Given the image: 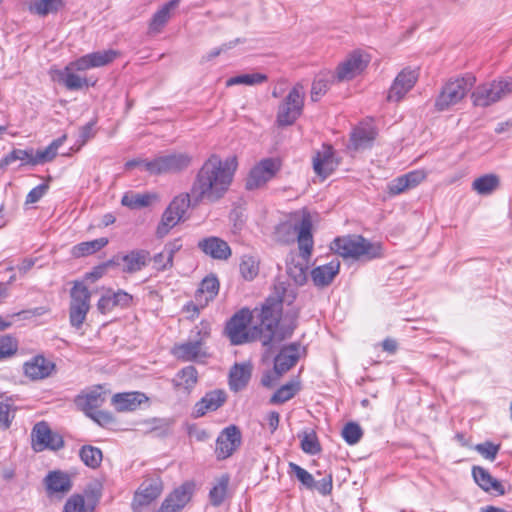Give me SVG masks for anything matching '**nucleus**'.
<instances>
[{
  "label": "nucleus",
  "instance_id": "1",
  "mask_svg": "<svg viewBox=\"0 0 512 512\" xmlns=\"http://www.w3.org/2000/svg\"><path fill=\"white\" fill-rule=\"evenodd\" d=\"M237 166L235 156L222 160L218 155H211L199 169L191 186L193 205L220 200L228 191Z\"/></svg>",
  "mask_w": 512,
  "mask_h": 512
},
{
  "label": "nucleus",
  "instance_id": "2",
  "mask_svg": "<svg viewBox=\"0 0 512 512\" xmlns=\"http://www.w3.org/2000/svg\"><path fill=\"white\" fill-rule=\"evenodd\" d=\"M275 292L277 297H269L259 313L261 321L259 330L263 346H275L290 337L296 327L295 319H291L288 324L279 322L282 303L287 302L290 304L295 298L294 291L287 289L284 283H279L275 286Z\"/></svg>",
  "mask_w": 512,
  "mask_h": 512
},
{
  "label": "nucleus",
  "instance_id": "3",
  "mask_svg": "<svg viewBox=\"0 0 512 512\" xmlns=\"http://www.w3.org/2000/svg\"><path fill=\"white\" fill-rule=\"evenodd\" d=\"M312 221L306 213H295L285 222L276 227L275 237L281 243H291L297 239L300 254L307 262L313 249V237L311 233Z\"/></svg>",
  "mask_w": 512,
  "mask_h": 512
},
{
  "label": "nucleus",
  "instance_id": "4",
  "mask_svg": "<svg viewBox=\"0 0 512 512\" xmlns=\"http://www.w3.org/2000/svg\"><path fill=\"white\" fill-rule=\"evenodd\" d=\"M476 82L473 75L467 74L463 77L451 78L442 87L435 100V108L438 111H445L460 103Z\"/></svg>",
  "mask_w": 512,
  "mask_h": 512
},
{
  "label": "nucleus",
  "instance_id": "5",
  "mask_svg": "<svg viewBox=\"0 0 512 512\" xmlns=\"http://www.w3.org/2000/svg\"><path fill=\"white\" fill-rule=\"evenodd\" d=\"M252 320V314L248 309H242L237 312L226 325V334L234 345H241L261 338L260 330L257 326L249 327Z\"/></svg>",
  "mask_w": 512,
  "mask_h": 512
},
{
  "label": "nucleus",
  "instance_id": "6",
  "mask_svg": "<svg viewBox=\"0 0 512 512\" xmlns=\"http://www.w3.org/2000/svg\"><path fill=\"white\" fill-rule=\"evenodd\" d=\"M91 293L81 282H75L70 291L69 322L76 329H80L90 310Z\"/></svg>",
  "mask_w": 512,
  "mask_h": 512
},
{
  "label": "nucleus",
  "instance_id": "7",
  "mask_svg": "<svg viewBox=\"0 0 512 512\" xmlns=\"http://www.w3.org/2000/svg\"><path fill=\"white\" fill-rule=\"evenodd\" d=\"M304 86L296 84L279 105L277 123L279 126L292 125L302 114L304 106Z\"/></svg>",
  "mask_w": 512,
  "mask_h": 512
},
{
  "label": "nucleus",
  "instance_id": "8",
  "mask_svg": "<svg viewBox=\"0 0 512 512\" xmlns=\"http://www.w3.org/2000/svg\"><path fill=\"white\" fill-rule=\"evenodd\" d=\"M191 160V156L187 153L162 154L145 162V171L150 175L178 173L188 168Z\"/></svg>",
  "mask_w": 512,
  "mask_h": 512
},
{
  "label": "nucleus",
  "instance_id": "9",
  "mask_svg": "<svg viewBox=\"0 0 512 512\" xmlns=\"http://www.w3.org/2000/svg\"><path fill=\"white\" fill-rule=\"evenodd\" d=\"M511 92L512 80L503 79L479 85L472 92L471 98L475 106L487 107L501 100Z\"/></svg>",
  "mask_w": 512,
  "mask_h": 512
},
{
  "label": "nucleus",
  "instance_id": "10",
  "mask_svg": "<svg viewBox=\"0 0 512 512\" xmlns=\"http://www.w3.org/2000/svg\"><path fill=\"white\" fill-rule=\"evenodd\" d=\"M201 325L202 327L197 331V338L173 348V354L176 358L182 361H197L208 356L204 343L210 335V329L207 324L202 323Z\"/></svg>",
  "mask_w": 512,
  "mask_h": 512
},
{
  "label": "nucleus",
  "instance_id": "11",
  "mask_svg": "<svg viewBox=\"0 0 512 512\" xmlns=\"http://www.w3.org/2000/svg\"><path fill=\"white\" fill-rule=\"evenodd\" d=\"M31 445L35 452H42L46 449L57 451L63 448L64 440L60 434L50 429L47 422L40 421L32 428Z\"/></svg>",
  "mask_w": 512,
  "mask_h": 512
},
{
  "label": "nucleus",
  "instance_id": "12",
  "mask_svg": "<svg viewBox=\"0 0 512 512\" xmlns=\"http://www.w3.org/2000/svg\"><path fill=\"white\" fill-rule=\"evenodd\" d=\"M163 490L162 481L159 478L145 479L136 490L132 502L134 512H152L151 503L156 500Z\"/></svg>",
  "mask_w": 512,
  "mask_h": 512
},
{
  "label": "nucleus",
  "instance_id": "13",
  "mask_svg": "<svg viewBox=\"0 0 512 512\" xmlns=\"http://www.w3.org/2000/svg\"><path fill=\"white\" fill-rule=\"evenodd\" d=\"M280 169V162L277 159L267 158L255 165L247 179L246 188L249 190L257 189L271 180Z\"/></svg>",
  "mask_w": 512,
  "mask_h": 512
},
{
  "label": "nucleus",
  "instance_id": "14",
  "mask_svg": "<svg viewBox=\"0 0 512 512\" xmlns=\"http://www.w3.org/2000/svg\"><path fill=\"white\" fill-rule=\"evenodd\" d=\"M385 255L381 242L371 241L361 235L354 236V265L383 258Z\"/></svg>",
  "mask_w": 512,
  "mask_h": 512
},
{
  "label": "nucleus",
  "instance_id": "15",
  "mask_svg": "<svg viewBox=\"0 0 512 512\" xmlns=\"http://www.w3.org/2000/svg\"><path fill=\"white\" fill-rule=\"evenodd\" d=\"M418 73L415 70L403 69L394 79L388 90L387 101L400 102L406 94L415 86Z\"/></svg>",
  "mask_w": 512,
  "mask_h": 512
},
{
  "label": "nucleus",
  "instance_id": "16",
  "mask_svg": "<svg viewBox=\"0 0 512 512\" xmlns=\"http://www.w3.org/2000/svg\"><path fill=\"white\" fill-rule=\"evenodd\" d=\"M192 494L193 484L184 483L165 498L156 512H180L191 500Z\"/></svg>",
  "mask_w": 512,
  "mask_h": 512
},
{
  "label": "nucleus",
  "instance_id": "17",
  "mask_svg": "<svg viewBox=\"0 0 512 512\" xmlns=\"http://www.w3.org/2000/svg\"><path fill=\"white\" fill-rule=\"evenodd\" d=\"M218 291V279L213 275L205 277L195 293L194 302L188 303L187 308L193 307L195 312L200 311V309L206 307L208 303L217 296Z\"/></svg>",
  "mask_w": 512,
  "mask_h": 512
},
{
  "label": "nucleus",
  "instance_id": "18",
  "mask_svg": "<svg viewBox=\"0 0 512 512\" xmlns=\"http://www.w3.org/2000/svg\"><path fill=\"white\" fill-rule=\"evenodd\" d=\"M312 163L314 172L322 179H326L339 164L333 148L328 145H323L322 148L315 153Z\"/></svg>",
  "mask_w": 512,
  "mask_h": 512
},
{
  "label": "nucleus",
  "instance_id": "19",
  "mask_svg": "<svg viewBox=\"0 0 512 512\" xmlns=\"http://www.w3.org/2000/svg\"><path fill=\"white\" fill-rule=\"evenodd\" d=\"M241 444V433L236 426L227 427L217 439L216 453L218 458L225 459Z\"/></svg>",
  "mask_w": 512,
  "mask_h": 512
},
{
  "label": "nucleus",
  "instance_id": "20",
  "mask_svg": "<svg viewBox=\"0 0 512 512\" xmlns=\"http://www.w3.org/2000/svg\"><path fill=\"white\" fill-rule=\"evenodd\" d=\"M304 349L297 343L283 347L274 360V370L278 375L289 371L299 360Z\"/></svg>",
  "mask_w": 512,
  "mask_h": 512
},
{
  "label": "nucleus",
  "instance_id": "21",
  "mask_svg": "<svg viewBox=\"0 0 512 512\" xmlns=\"http://www.w3.org/2000/svg\"><path fill=\"white\" fill-rule=\"evenodd\" d=\"M119 53L115 50L97 51L84 55L74 61L77 71L105 66L117 58Z\"/></svg>",
  "mask_w": 512,
  "mask_h": 512
},
{
  "label": "nucleus",
  "instance_id": "22",
  "mask_svg": "<svg viewBox=\"0 0 512 512\" xmlns=\"http://www.w3.org/2000/svg\"><path fill=\"white\" fill-rule=\"evenodd\" d=\"M378 130L374 120L367 118L354 127V150L370 148L376 137Z\"/></svg>",
  "mask_w": 512,
  "mask_h": 512
},
{
  "label": "nucleus",
  "instance_id": "23",
  "mask_svg": "<svg viewBox=\"0 0 512 512\" xmlns=\"http://www.w3.org/2000/svg\"><path fill=\"white\" fill-rule=\"evenodd\" d=\"M55 364L46 359L43 355H37L25 362L23 365L24 374L31 380H41L49 377Z\"/></svg>",
  "mask_w": 512,
  "mask_h": 512
},
{
  "label": "nucleus",
  "instance_id": "24",
  "mask_svg": "<svg viewBox=\"0 0 512 512\" xmlns=\"http://www.w3.org/2000/svg\"><path fill=\"white\" fill-rule=\"evenodd\" d=\"M198 248L206 255L217 260H227L231 256V248L228 243L215 236L200 240Z\"/></svg>",
  "mask_w": 512,
  "mask_h": 512
},
{
  "label": "nucleus",
  "instance_id": "25",
  "mask_svg": "<svg viewBox=\"0 0 512 512\" xmlns=\"http://www.w3.org/2000/svg\"><path fill=\"white\" fill-rule=\"evenodd\" d=\"M44 485L49 496L64 495L72 489V480L66 472L55 470L46 475Z\"/></svg>",
  "mask_w": 512,
  "mask_h": 512
},
{
  "label": "nucleus",
  "instance_id": "26",
  "mask_svg": "<svg viewBox=\"0 0 512 512\" xmlns=\"http://www.w3.org/2000/svg\"><path fill=\"white\" fill-rule=\"evenodd\" d=\"M372 59L373 56L368 50L354 49V89L364 90L361 84L368 74Z\"/></svg>",
  "mask_w": 512,
  "mask_h": 512
},
{
  "label": "nucleus",
  "instance_id": "27",
  "mask_svg": "<svg viewBox=\"0 0 512 512\" xmlns=\"http://www.w3.org/2000/svg\"><path fill=\"white\" fill-rule=\"evenodd\" d=\"M74 71L77 70L76 66H74V61H72L63 70L55 71L53 78L59 83L64 84L69 90H79L84 86H88V80L76 75Z\"/></svg>",
  "mask_w": 512,
  "mask_h": 512
},
{
  "label": "nucleus",
  "instance_id": "28",
  "mask_svg": "<svg viewBox=\"0 0 512 512\" xmlns=\"http://www.w3.org/2000/svg\"><path fill=\"white\" fill-rule=\"evenodd\" d=\"M472 475L475 482L486 492H496L498 495H504L505 489L500 481L492 477L488 470L481 466H473Z\"/></svg>",
  "mask_w": 512,
  "mask_h": 512
},
{
  "label": "nucleus",
  "instance_id": "29",
  "mask_svg": "<svg viewBox=\"0 0 512 512\" xmlns=\"http://www.w3.org/2000/svg\"><path fill=\"white\" fill-rule=\"evenodd\" d=\"M226 401V395L221 390L208 392L199 402L195 404V417H202L209 411H215Z\"/></svg>",
  "mask_w": 512,
  "mask_h": 512
},
{
  "label": "nucleus",
  "instance_id": "30",
  "mask_svg": "<svg viewBox=\"0 0 512 512\" xmlns=\"http://www.w3.org/2000/svg\"><path fill=\"white\" fill-rule=\"evenodd\" d=\"M145 401L147 397L139 392L119 393L112 397V404L119 412L134 411Z\"/></svg>",
  "mask_w": 512,
  "mask_h": 512
},
{
  "label": "nucleus",
  "instance_id": "31",
  "mask_svg": "<svg viewBox=\"0 0 512 512\" xmlns=\"http://www.w3.org/2000/svg\"><path fill=\"white\" fill-rule=\"evenodd\" d=\"M340 262L332 260L328 264L320 265L311 271L313 283L318 287L329 285L339 272Z\"/></svg>",
  "mask_w": 512,
  "mask_h": 512
},
{
  "label": "nucleus",
  "instance_id": "32",
  "mask_svg": "<svg viewBox=\"0 0 512 512\" xmlns=\"http://www.w3.org/2000/svg\"><path fill=\"white\" fill-rule=\"evenodd\" d=\"M180 0H170L168 3L163 5L159 10L155 12L150 23V33L157 34L161 32L163 27L167 24L172 16V11L178 7Z\"/></svg>",
  "mask_w": 512,
  "mask_h": 512
},
{
  "label": "nucleus",
  "instance_id": "33",
  "mask_svg": "<svg viewBox=\"0 0 512 512\" xmlns=\"http://www.w3.org/2000/svg\"><path fill=\"white\" fill-rule=\"evenodd\" d=\"M15 161H20L21 166L31 165L36 166L35 151L33 148L29 149H13L10 153L5 155L0 160V168L5 169L7 166Z\"/></svg>",
  "mask_w": 512,
  "mask_h": 512
},
{
  "label": "nucleus",
  "instance_id": "34",
  "mask_svg": "<svg viewBox=\"0 0 512 512\" xmlns=\"http://www.w3.org/2000/svg\"><path fill=\"white\" fill-rule=\"evenodd\" d=\"M251 377V366L249 364H235L230 370L229 385L231 390L237 392L242 390Z\"/></svg>",
  "mask_w": 512,
  "mask_h": 512
},
{
  "label": "nucleus",
  "instance_id": "35",
  "mask_svg": "<svg viewBox=\"0 0 512 512\" xmlns=\"http://www.w3.org/2000/svg\"><path fill=\"white\" fill-rule=\"evenodd\" d=\"M149 252L145 250L131 251L122 257V270L126 273H135L146 266Z\"/></svg>",
  "mask_w": 512,
  "mask_h": 512
},
{
  "label": "nucleus",
  "instance_id": "36",
  "mask_svg": "<svg viewBox=\"0 0 512 512\" xmlns=\"http://www.w3.org/2000/svg\"><path fill=\"white\" fill-rule=\"evenodd\" d=\"M499 186L500 178L493 173L482 175L472 182V190L482 196L491 195Z\"/></svg>",
  "mask_w": 512,
  "mask_h": 512
},
{
  "label": "nucleus",
  "instance_id": "37",
  "mask_svg": "<svg viewBox=\"0 0 512 512\" xmlns=\"http://www.w3.org/2000/svg\"><path fill=\"white\" fill-rule=\"evenodd\" d=\"M106 398V395L100 388L95 389L85 396L77 399V404L86 412L88 415H92V412L102 406Z\"/></svg>",
  "mask_w": 512,
  "mask_h": 512
},
{
  "label": "nucleus",
  "instance_id": "38",
  "mask_svg": "<svg viewBox=\"0 0 512 512\" xmlns=\"http://www.w3.org/2000/svg\"><path fill=\"white\" fill-rule=\"evenodd\" d=\"M157 197L150 193L127 192L122 197L121 203L130 209H140L149 206Z\"/></svg>",
  "mask_w": 512,
  "mask_h": 512
},
{
  "label": "nucleus",
  "instance_id": "39",
  "mask_svg": "<svg viewBox=\"0 0 512 512\" xmlns=\"http://www.w3.org/2000/svg\"><path fill=\"white\" fill-rule=\"evenodd\" d=\"M108 244V239L105 237L94 239L92 241L82 242L72 248V255L75 257H84L91 255Z\"/></svg>",
  "mask_w": 512,
  "mask_h": 512
},
{
  "label": "nucleus",
  "instance_id": "40",
  "mask_svg": "<svg viewBox=\"0 0 512 512\" xmlns=\"http://www.w3.org/2000/svg\"><path fill=\"white\" fill-rule=\"evenodd\" d=\"M63 6L62 0H34L29 10L31 13L46 16L50 13H56Z\"/></svg>",
  "mask_w": 512,
  "mask_h": 512
},
{
  "label": "nucleus",
  "instance_id": "41",
  "mask_svg": "<svg viewBox=\"0 0 512 512\" xmlns=\"http://www.w3.org/2000/svg\"><path fill=\"white\" fill-rule=\"evenodd\" d=\"M16 407L14 400L4 394L0 395V424L8 429L14 419Z\"/></svg>",
  "mask_w": 512,
  "mask_h": 512
},
{
  "label": "nucleus",
  "instance_id": "42",
  "mask_svg": "<svg viewBox=\"0 0 512 512\" xmlns=\"http://www.w3.org/2000/svg\"><path fill=\"white\" fill-rule=\"evenodd\" d=\"M229 485V476L222 475L215 482L209 493L210 502L214 506H220L226 498Z\"/></svg>",
  "mask_w": 512,
  "mask_h": 512
},
{
  "label": "nucleus",
  "instance_id": "43",
  "mask_svg": "<svg viewBox=\"0 0 512 512\" xmlns=\"http://www.w3.org/2000/svg\"><path fill=\"white\" fill-rule=\"evenodd\" d=\"M181 219V217H179L177 214H174V212L167 207L162 214L161 221L159 222L156 229L157 238L165 237L170 232V230L181 221Z\"/></svg>",
  "mask_w": 512,
  "mask_h": 512
},
{
  "label": "nucleus",
  "instance_id": "44",
  "mask_svg": "<svg viewBox=\"0 0 512 512\" xmlns=\"http://www.w3.org/2000/svg\"><path fill=\"white\" fill-rule=\"evenodd\" d=\"M329 80H330V72L329 71H323L320 72L316 77L314 78V81L312 83L311 87V100L316 102L318 101L323 95L326 94L329 87Z\"/></svg>",
  "mask_w": 512,
  "mask_h": 512
},
{
  "label": "nucleus",
  "instance_id": "45",
  "mask_svg": "<svg viewBox=\"0 0 512 512\" xmlns=\"http://www.w3.org/2000/svg\"><path fill=\"white\" fill-rule=\"evenodd\" d=\"M65 139L66 136L64 135L52 141L45 149L37 150L35 152V159L37 161V165L52 161L56 157L57 151L59 147L62 146Z\"/></svg>",
  "mask_w": 512,
  "mask_h": 512
},
{
  "label": "nucleus",
  "instance_id": "46",
  "mask_svg": "<svg viewBox=\"0 0 512 512\" xmlns=\"http://www.w3.org/2000/svg\"><path fill=\"white\" fill-rule=\"evenodd\" d=\"M267 81V76L262 73H252V74H241L234 77L229 78L226 81V86L230 87L233 85H247L254 86Z\"/></svg>",
  "mask_w": 512,
  "mask_h": 512
},
{
  "label": "nucleus",
  "instance_id": "47",
  "mask_svg": "<svg viewBox=\"0 0 512 512\" xmlns=\"http://www.w3.org/2000/svg\"><path fill=\"white\" fill-rule=\"evenodd\" d=\"M175 383L177 387L184 390H190L197 383V370L193 366L183 368L176 376Z\"/></svg>",
  "mask_w": 512,
  "mask_h": 512
},
{
  "label": "nucleus",
  "instance_id": "48",
  "mask_svg": "<svg viewBox=\"0 0 512 512\" xmlns=\"http://www.w3.org/2000/svg\"><path fill=\"white\" fill-rule=\"evenodd\" d=\"M79 455L84 464L90 468H97L102 461V451L94 446H83Z\"/></svg>",
  "mask_w": 512,
  "mask_h": 512
},
{
  "label": "nucleus",
  "instance_id": "49",
  "mask_svg": "<svg viewBox=\"0 0 512 512\" xmlns=\"http://www.w3.org/2000/svg\"><path fill=\"white\" fill-rule=\"evenodd\" d=\"M191 203L193 204L191 192L182 193L171 201L168 208L171 209L174 214H177L179 217L183 218Z\"/></svg>",
  "mask_w": 512,
  "mask_h": 512
},
{
  "label": "nucleus",
  "instance_id": "50",
  "mask_svg": "<svg viewBox=\"0 0 512 512\" xmlns=\"http://www.w3.org/2000/svg\"><path fill=\"white\" fill-rule=\"evenodd\" d=\"M94 505L85 506V499L80 494L72 495L65 503L63 512H93Z\"/></svg>",
  "mask_w": 512,
  "mask_h": 512
},
{
  "label": "nucleus",
  "instance_id": "51",
  "mask_svg": "<svg viewBox=\"0 0 512 512\" xmlns=\"http://www.w3.org/2000/svg\"><path fill=\"white\" fill-rule=\"evenodd\" d=\"M240 272L245 279H254L259 272V262L253 256H243L240 263Z\"/></svg>",
  "mask_w": 512,
  "mask_h": 512
},
{
  "label": "nucleus",
  "instance_id": "52",
  "mask_svg": "<svg viewBox=\"0 0 512 512\" xmlns=\"http://www.w3.org/2000/svg\"><path fill=\"white\" fill-rule=\"evenodd\" d=\"M308 267L304 263H295L292 261L287 266V273L297 285H303L307 281Z\"/></svg>",
  "mask_w": 512,
  "mask_h": 512
},
{
  "label": "nucleus",
  "instance_id": "53",
  "mask_svg": "<svg viewBox=\"0 0 512 512\" xmlns=\"http://www.w3.org/2000/svg\"><path fill=\"white\" fill-rule=\"evenodd\" d=\"M142 431L145 433H155L157 435H163L168 432L170 428V422L166 419L153 418L145 421L143 424Z\"/></svg>",
  "mask_w": 512,
  "mask_h": 512
},
{
  "label": "nucleus",
  "instance_id": "54",
  "mask_svg": "<svg viewBox=\"0 0 512 512\" xmlns=\"http://www.w3.org/2000/svg\"><path fill=\"white\" fill-rule=\"evenodd\" d=\"M331 250L343 258L352 257V239L348 237H338L331 244Z\"/></svg>",
  "mask_w": 512,
  "mask_h": 512
},
{
  "label": "nucleus",
  "instance_id": "55",
  "mask_svg": "<svg viewBox=\"0 0 512 512\" xmlns=\"http://www.w3.org/2000/svg\"><path fill=\"white\" fill-rule=\"evenodd\" d=\"M297 391V384H285L274 393V395L271 398V403H284L293 398Z\"/></svg>",
  "mask_w": 512,
  "mask_h": 512
},
{
  "label": "nucleus",
  "instance_id": "56",
  "mask_svg": "<svg viewBox=\"0 0 512 512\" xmlns=\"http://www.w3.org/2000/svg\"><path fill=\"white\" fill-rule=\"evenodd\" d=\"M18 350L15 338L5 335L0 337V360L13 356Z\"/></svg>",
  "mask_w": 512,
  "mask_h": 512
},
{
  "label": "nucleus",
  "instance_id": "57",
  "mask_svg": "<svg viewBox=\"0 0 512 512\" xmlns=\"http://www.w3.org/2000/svg\"><path fill=\"white\" fill-rule=\"evenodd\" d=\"M290 471L296 476V478L308 489H313L315 486V480L312 474L306 471L295 463H289Z\"/></svg>",
  "mask_w": 512,
  "mask_h": 512
},
{
  "label": "nucleus",
  "instance_id": "58",
  "mask_svg": "<svg viewBox=\"0 0 512 512\" xmlns=\"http://www.w3.org/2000/svg\"><path fill=\"white\" fill-rule=\"evenodd\" d=\"M301 448L305 453L315 455L320 452V445L314 433L304 434L301 440Z\"/></svg>",
  "mask_w": 512,
  "mask_h": 512
},
{
  "label": "nucleus",
  "instance_id": "59",
  "mask_svg": "<svg viewBox=\"0 0 512 512\" xmlns=\"http://www.w3.org/2000/svg\"><path fill=\"white\" fill-rule=\"evenodd\" d=\"M474 449L480 453L485 459L493 461L500 449L499 445H495L490 441L475 445Z\"/></svg>",
  "mask_w": 512,
  "mask_h": 512
},
{
  "label": "nucleus",
  "instance_id": "60",
  "mask_svg": "<svg viewBox=\"0 0 512 512\" xmlns=\"http://www.w3.org/2000/svg\"><path fill=\"white\" fill-rule=\"evenodd\" d=\"M182 246L181 238H175L165 244L163 251L166 258V263L174 264V255L182 249Z\"/></svg>",
  "mask_w": 512,
  "mask_h": 512
},
{
  "label": "nucleus",
  "instance_id": "61",
  "mask_svg": "<svg viewBox=\"0 0 512 512\" xmlns=\"http://www.w3.org/2000/svg\"><path fill=\"white\" fill-rule=\"evenodd\" d=\"M352 75V58H347L344 62L340 63L336 69L334 78L338 81L350 79Z\"/></svg>",
  "mask_w": 512,
  "mask_h": 512
},
{
  "label": "nucleus",
  "instance_id": "62",
  "mask_svg": "<svg viewBox=\"0 0 512 512\" xmlns=\"http://www.w3.org/2000/svg\"><path fill=\"white\" fill-rule=\"evenodd\" d=\"M49 185L46 183L40 184L33 188L26 196L25 204H34L38 202L48 191Z\"/></svg>",
  "mask_w": 512,
  "mask_h": 512
},
{
  "label": "nucleus",
  "instance_id": "63",
  "mask_svg": "<svg viewBox=\"0 0 512 512\" xmlns=\"http://www.w3.org/2000/svg\"><path fill=\"white\" fill-rule=\"evenodd\" d=\"M114 307H116V304L113 298V294L111 292H107L106 294H104L97 303V309L102 314L110 312Z\"/></svg>",
  "mask_w": 512,
  "mask_h": 512
},
{
  "label": "nucleus",
  "instance_id": "64",
  "mask_svg": "<svg viewBox=\"0 0 512 512\" xmlns=\"http://www.w3.org/2000/svg\"><path fill=\"white\" fill-rule=\"evenodd\" d=\"M409 189L407 184V179H405L404 175L394 179L388 185L389 193L392 195H397L405 190Z\"/></svg>",
  "mask_w": 512,
  "mask_h": 512
}]
</instances>
